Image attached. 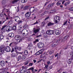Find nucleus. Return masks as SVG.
<instances>
[{"label": "nucleus", "instance_id": "obj_26", "mask_svg": "<svg viewBox=\"0 0 73 73\" xmlns=\"http://www.w3.org/2000/svg\"><path fill=\"white\" fill-rule=\"evenodd\" d=\"M24 54L25 55H26V56H27L28 54V52L27 50H25L24 52Z\"/></svg>", "mask_w": 73, "mask_h": 73}, {"label": "nucleus", "instance_id": "obj_17", "mask_svg": "<svg viewBox=\"0 0 73 73\" xmlns=\"http://www.w3.org/2000/svg\"><path fill=\"white\" fill-rule=\"evenodd\" d=\"M28 34V30H27V31H25V32H24L23 33V34L24 35H25V36H27V35Z\"/></svg>", "mask_w": 73, "mask_h": 73}, {"label": "nucleus", "instance_id": "obj_4", "mask_svg": "<svg viewBox=\"0 0 73 73\" xmlns=\"http://www.w3.org/2000/svg\"><path fill=\"white\" fill-rule=\"evenodd\" d=\"M43 46H44V43H39L38 44V47L39 48H42Z\"/></svg>", "mask_w": 73, "mask_h": 73}, {"label": "nucleus", "instance_id": "obj_22", "mask_svg": "<svg viewBox=\"0 0 73 73\" xmlns=\"http://www.w3.org/2000/svg\"><path fill=\"white\" fill-rule=\"evenodd\" d=\"M9 37H14V34L13 33H10L9 35Z\"/></svg>", "mask_w": 73, "mask_h": 73}, {"label": "nucleus", "instance_id": "obj_3", "mask_svg": "<svg viewBox=\"0 0 73 73\" xmlns=\"http://www.w3.org/2000/svg\"><path fill=\"white\" fill-rule=\"evenodd\" d=\"M12 30V27L10 26H7L6 28V31L7 32H9Z\"/></svg>", "mask_w": 73, "mask_h": 73}, {"label": "nucleus", "instance_id": "obj_1", "mask_svg": "<svg viewBox=\"0 0 73 73\" xmlns=\"http://www.w3.org/2000/svg\"><path fill=\"white\" fill-rule=\"evenodd\" d=\"M29 11L31 12L32 13L34 12H36L37 11V9H35V7H31L29 9Z\"/></svg>", "mask_w": 73, "mask_h": 73}, {"label": "nucleus", "instance_id": "obj_12", "mask_svg": "<svg viewBox=\"0 0 73 73\" xmlns=\"http://www.w3.org/2000/svg\"><path fill=\"white\" fill-rule=\"evenodd\" d=\"M0 64L1 66H3L5 65V63L3 61H1L0 62Z\"/></svg>", "mask_w": 73, "mask_h": 73}, {"label": "nucleus", "instance_id": "obj_28", "mask_svg": "<svg viewBox=\"0 0 73 73\" xmlns=\"http://www.w3.org/2000/svg\"><path fill=\"white\" fill-rule=\"evenodd\" d=\"M18 61H19V60H21V56L20 55H19V56H18Z\"/></svg>", "mask_w": 73, "mask_h": 73}, {"label": "nucleus", "instance_id": "obj_27", "mask_svg": "<svg viewBox=\"0 0 73 73\" xmlns=\"http://www.w3.org/2000/svg\"><path fill=\"white\" fill-rule=\"evenodd\" d=\"M27 1V0H21V2L23 3H25Z\"/></svg>", "mask_w": 73, "mask_h": 73}, {"label": "nucleus", "instance_id": "obj_13", "mask_svg": "<svg viewBox=\"0 0 73 73\" xmlns=\"http://www.w3.org/2000/svg\"><path fill=\"white\" fill-rule=\"evenodd\" d=\"M20 0H12V3L13 4H16L17 3L18 1H19Z\"/></svg>", "mask_w": 73, "mask_h": 73}, {"label": "nucleus", "instance_id": "obj_46", "mask_svg": "<svg viewBox=\"0 0 73 73\" xmlns=\"http://www.w3.org/2000/svg\"><path fill=\"white\" fill-rule=\"evenodd\" d=\"M32 39L31 37H29L28 38V41H31V40H32Z\"/></svg>", "mask_w": 73, "mask_h": 73}, {"label": "nucleus", "instance_id": "obj_41", "mask_svg": "<svg viewBox=\"0 0 73 73\" xmlns=\"http://www.w3.org/2000/svg\"><path fill=\"white\" fill-rule=\"evenodd\" d=\"M69 11H73V7H72L71 8H70L68 9Z\"/></svg>", "mask_w": 73, "mask_h": 73}, {"label": "nucleus", "instance_id": "obj_59", "mask_svg": "<svg viewBox=\"0 0 73 73\" xmlns=\"http://www.w3.org/2000/svg\"><path fill=\"white\" fill-rule=\"evenodd\" d=\"M70 59L71 60H73V55H72V56H71Z\"/></svg>", "mask_w": 73, "mask_h": 73}, {"label": "nucleus", "instance_id": "obj_7", "mask_svg": "<svg viewBox=\"0 0 73 73\" xmlns=\"http://www.w3.org/2000/svg\"><path fill=\"white\" fill-rule=\"evenodd\" d=\"M40 31V29H36L35 28L33 29V32L35 33L36 34Z\"/></svg>", "mask_w": 73, "mask_h": 73}, {"label": "nucleus", "instance_id": "obj_21", "mask_svg": "<svg viewBox=\"0 0 73 73\" xmlns=\"http://www.w3.org/2000/svg\"><path fill=\"white\" fill-rule=\"evenodd\" d=\"M18 47L17 46H15L14 48V49L15 50V52H16L17 53H18V52H17L16 50V49H18Z\"/></svg>", "mask_w": 73, "mask_h": 73}, {"label": "nucleus", "instance_id": "obj_2", "mask_svg": "<svg viewBox=\"0 0 73 73\" xmlns=\"http://www.w3.org/2000/svg\"><path fill=\"white\" fill-rule=\"evenodd\" d=\"M54 31L49 30L46 31V33L48 35H52L54 33Z\"/></svg>", "mask_w": 73, "mask_h": 73}, {"label": "nucleus", "instance_id": "obj_19", "mask_svg": "<svg viewBox=\"0 0 73 73\" xmlns=\"http://www.w3.org/2000/svg\"><path fill=\"white\" fill-rule=\"evenodd\" d=\"M16 56V55L15 53H13L11 54V57H15Z\"/></svg>", "mask_w": 73, "mask_h": 73}, {"label": "nucleus", "instance_id": "obj_42", "mask_svg": "<svg viewBox=\"0 0 73 73\" xmlns=\"http://www.w3.org/2000/svg\"><path fill=\"white\" fill-rule=\"evenodd\" d=\"M73 23H72L70 25V28H72V27H73Z\"/></svg>", "mask_w": 73, "mask_h": 73}, {"label": "nucleus", "instance_id": "obj_45", "mask_svg": "<svg viewBox=\"0 0 73 73\" xmlns=\"http://www.w3.org/2000/svg\"><path fill=\"white\" fill-rule=\"evenodd\" d=\"M57 44H58V43H55V44H54L53 47H55V46H56L57 45Z\"/></svg>", "mask_w": 73, "mask_h": 73}, {"label": "nucleus", "instance_id": "obj_32", "mask_svg": "<svg viewBox=\"0 0 73 73\" xmlns=\"http://www.w3.org/2000/svg\"><path fill=\"white\" fill-rule=\"evenodd\" d=\"M25 29H27L28 28V25H25L23 27Z\"/></svg>", "mask_w": 73, "mask_h": 73}, {"label": "nucleus", "instance_id": "obj_40", "mask_svg": "<svg viewBox=\"0 0 73 73\" xmlns=\"http://www.w3.org/2000/svg\"><path fill=\"white\" fill-rule=\"evenodd\" d=\"M3 70L6 71L8 70V68H3Z\"/></svg>", "mask_w": 73, "mask_h": 73}, {"label": "nucleus", "instance_id": "obj_5", "mask_svg": "<svg viewBox=\"0 0 73 73\" xmlns=\"http://www.w3.org/2000/svg\"><path fill=\"white\" fill-rule=\"evenodd\" d=\"M6 26H7L6 25H4L2 26V28L1 29V31L2 33L5 32V29H6L5 28L6 27Z\"/></svg>", "mask_w": 73, "mask_h": 73}, {"label": "nucleus", "instance_id": "obj_15", "mask_svg": "<svg viewBox=\"0 0 73 73\" xmlns=\"http://www.w3.org/2000/svg\"><path fill=\"white\" fill-rule=\"evenodd\" d=\"M60 31L58 30H57L55 31V34L56 35H59L60 34Z\"/></svg>", "mask_w": 73, "mask_h": 73}, {"label": "nucleus", "instance_id": "obj_48", "mask_svg": "<svg viewBox=\"0 0 73 73\" xmlns=\"http://www.w3.org/2000/svg\"><path fill=\"white\" fill-rule=\"evenodd\" d=\"M29 46H32V44L30 43L28 46V47Z\"/></svg>", "mask_w": 73, "mask_h": 73}, {"label": "nucleus", "instance_id": "obj_63", "mask_svg": "<svg viewBox=\"0 0 73 73\" xmlns=\"http://www.w3.org/2000/svg\"><path fill=\"white\" fill-rule=\"evenodd\" d=\"M7 12L8 14H9V13H10V11H9V10H7Z\"/></svg>", "mask_w": 73, "mask_h": 73}, {"label": "nucleus", "instance_id": "obj_53", "mask_svg": "<svg viewBox=\"0 0 73 73\" xmlns=\"http://www.w3.org/2000/svg\"><path fill=\"white\" fill-rule=\"evenodd\" d=\"M4 48V46H1L0 47V49H3Z\"/></svg>", "mask_w": 73, "mask_h": 73}, {"label": "nucleus", "instance_id": "obj_36", "mask_svg": "<svg viewBox=\"0 0 73 73\" xmlns=\"http://www.w3.org/2000/svg\"><path fill=\"white\" fill-rule=\"evenodd\" d=\"M26 68L27 66L24 67V66H22V69H23V70H26Z\"/></svg>", "mask_w": 73, "mask_h": 73}, {"label": "nucleus", "instance_id": "obj_30", "mask_svg": "<svg viewBox=\"0 0 73 73\" xmlns=\"http://www.w3.org/2000/svg\"><path fill=\"white\" fill-rule=\"evenodd\" d=\"M45 67L44 68V69H46L48 67V65H46L45 64H44Z\"/></svg>", "mask_w": 73, "mask_h": 73}, {"label": "nucleus", "instance_id": "obj_44", "mask_svg": "<svg viewBox=\"0 0 73 73\" xmlns=\"http://www.w3.org/2000/svg\"><path fill=\"white\" fill-rule=\"evenodd\" d=\"M67 38H68V37H64V38H63V39H64V40L65 41L66 40H67Z\"/></svg>", "mask_w": 73, "mask_h": 73}, {"label": "nucleus", "instance_id": "obj_8", "mask_svg": "<svg viewBox=\"0 0 73 73\" xmlns=\"http://www.w3.org/2000/svg\"><path fill=\"white\" fill-rule=\"evenodd\" d=\"M14 19L15 21L17 22H19L20 21V18L18 16L16 17L15 18H14Z\"/></svg>", "mask_w": 73, "mask_h": 73}, {"label": "nucleus", "instance_id": "obj_61", "mask_svg": "<svg viewBox=\"0 0 73 73\" xmlns=\"http://www.w3.org/2000/svg\"><path fill=\"white\" fill-rule=\"evenodd\" d=\"M15 38L16 40H18V37H15Z\"/></svg>", "mask_w": 73, "mask_h": 73}, {"label": "nucleus", "instance_id": "obj_51", "mask_svg": "<svg viewBox=\"0 0 73 73\" xmlns=\"http://www.w3.org/2000/svg\"><path fill=\"white\" fill-rule=\"evenodd\" d=\"M42 12H43V10L42 9L41 10L39 11L38 12L39 13H42Z\"/></svg>", "mask_w": 73, "mask_h": 73}, {"label": "nucleus", "instance_id": "obj_23", "mask_svg": "<svg viewBox=\"0 0 73 73\" xmlns=\"http://www.w3.org/2000/svg\"><path fill=\"white\" fill-rule=\"evenodd\" d=\"M13 21L12 20H11L9 21L8 22V24L9 25H11V24L13 23Z\"/></svg>", "mask_w": 73, "mask_h": 73}, {"label": "nucleus", "instance_id": "obj_20", "mask_svg": "<svg viewBox=\"0 0 73 73\" xmlns=\"http://www.w3.org/2000/svg\"><path fill=\"white\" fill-rule=\"evenodd\" d=\"M29 9V7L28 6H26L24 8H23V10H27Z\"/></svg>", "mask_w": 73, "mask_h": 73}, {"label": "nucleus", "instance_id": "obj_31", "mask_svg": "<svg viewBox=\"0 0 73 73\" xmlns=\"http://www.w3.org/2000/svg\"><path fill=\"white\" fill-rule=\"evenodd\" d=\"M53 50H50L49 53L50 54H52L53 53Z\"/></svg>", "mask_w": 73, "mask_h": 73}, {"label": "nucleus", "instance_id": "obj_25", "mask_svg": "<svg viewBox=\"0 0 73 73\" xmlns=\"http://www.w3.org/2000/svg\"><path fill=\"white\" fill-rule=\"evenodd\" d=\"M31 70L32 72H34V68L33 67L30 68L28 69V70Z\"/></svg>", "mask_w": 73, "mask_h": 73}, {"label": "nucleus", "instance_id": "obj_50", "mask_svg": "<svg viewBox=\"0 0 73 73\" xmlns=\"http://www.w3.org/2000/svg\"><path fill=\"white\" fill-rule=\"evenodd\" d=\"M56 4L57 5H60L61 4V3H59V2H57L56 3Z\"/></svg>", "mask_w": 73, "mask_h": 73}, {"label": "nucleus", "instance_id": "obj_62", "mask_svg": "<svg viewBox=\"0 0 73 73\" xmlns=\"http://www.w3.org/2000/svg\"><path fill=\"white\" fill-rule=\"evenodd\" d=\"M3 15H4L5 16V17H7V15H6V14L5 13H3Z\"/></svg>", "mask_w": 73, "mask_h": 73}, {"label": "nucleus", "instance_id": "obj_35", "mask_svg": "<svg viewBox=\"0 0 73 73\" xmlns=\"http://www.w3.org/2000/svg\"><path fill=\"white\" fill-rule=\"evenodd\" d=\"M67 22L68 21H66L65 22H64V24H63V25H66V24H67Z\"/></svg>", "mask_w": 73, "mask_h": 73}, {"label": "nucleus", "instance_id": "obj_55", "mask_svg": "<svg viewBox=\"0 0 73 73\" xmlns=\"http://www.w3.org/2000/svg\"><path fill=\"white\" fill-rule=\"evenodd\" d=\"M38 23V22L37 21H36V22L35 23H34L33 25H35V24H37Z\"/></svg>", "mask_w": 73, "mask_h": 73}, {"label": "nucleus", "instance_id": "obj_58", "mask_svg": "<svg viewBox=\"0 0 73 73\" xmlns=\"http://www.w3.org/2000/svg\"><path fill=\"white\" fill-rule=\"evenodd\" d=\"M29 64V63L28 62H25V65H27V64Z\"/></svg>", "mask_w": 73, "mask_h": 73}, {"label": "nucleus", "instance_id": "obj_9", "mask_svg": "<svg viewBox=\"0 0 73 73\" xmlns=\"http://www.w3.org/2000/svg\"><path fill=\"white\" fill-rule=\"evenodd\" d=\"M29 12H27L25 14V16L27 17H30L31 15V12H30L29 14Z\"/></svg>", "mask_w": 73, "mask_h": 73}, {"label": "nucleus", "instance_id": "obj_18", "mask_svg": "<svg viewBox=\"0 0 73 73\" xmlns=\"http://www.w3.org/2000/svg\"><path fill=\"white\" fill-rule=\"evenodd\" d=\"M53 24H54V23H52L51 22H49L48 24V27H49L50 26L53 25Z\"/></svg>", "mask_w": 73, "mask_h": 73}, {"label": "nucleus", "instance_id": "obj_24", "mask_svg": "<svg viewBox=\"0 0 73 73\" xmlns=\"http://www.w3.org/2000/svg\"><path fill=\"white\" fill-rule=\"evenodd\" d=\"M26 70H25L22 69L20 71L21 73H24L25 72H26Z\"/></svg>", "mask_w": 73, "mask_h": 73}, {"label": "nucleus", "instance_id": "obj_38", "mask_svg": "<svg viewBox=\"0 0 73 73\" xmlns=\"http://www.w3.org/2000/svg\"><path fill=\"white\" fill-rule=\"evenodd\" d=\"M5 22V21H4L3 22L2 21H0V25H1V24H3Z\"/></svg>", "mask_w": 73, "mask_h": 73}, {"label": "nucleus", "instance_id": "obj_64", "mask_svg": "<svg viewBox=\"0 0 73 73\" xmlns=\"http://www.w3.org/2000/svg\"><path fill=\"white\" fill-rule=\"evenodd\" d=\"M17 12H19V7H17Z\"/></svg>", "mask_w": 73, "mask_h": 73}, {"label": "nucleus", "instance_id": "obj_14", "mask_svg": "<svg viewBox=\"0 0 73 73\" xmlns=\"http://www.w3.org/2000/svg\"><path fill=\"white\" fill-rule=\"evenodd\" d=\"M0 18L2 19H4V15H3V13H1L0 14Z\"/></svg>", "mask_w": 73, "mask_h": 73}, {"label": "nucleus", "instance_id": "obj_60", "mask_svg": "<svg viewBox=\"0 0 73 73\" xmlns=\"http://www.w3.org/2000/svg\"><path fill=\"white\" fill-rule=\"evenodd\" d=\"M47 7H48V8H50V7H51V6H50V4L48 5L47 6Z\"/></svg>", "mask_w": 73, "mask_h": 73}, {"label": "nucleus", "instance_id": "obj_6", "mask_svg": "<svg viewBox=\"0 0 73 73\" xmlns=\"http://www.w3.org/2000/svg\"><path fill=\"white\" fill-rule=\"evenodd\" d=\"M56 19V20H55L56 23H57V20L58 21H60V18L58 17L57 16L55 17L54 18V19Z\"/></svg>", "mask_w": 73, "mask_h": 73}, {"label": "nucleus", "instance_id": "obj_16", "mask_svg": "<svg viewBox=\"0 0 73 73\" xmlns=\"http://www.w3.org/2000/svg\"><path fill=\"white\" fill-rule=\"evenodd\" d=\"M72 60L70 59H68L67 61V63L69 64H70L71 63H72Z\"/></svg>", "mask_w": 73, "mask_h": 73}, {"label": "nucleus", "instance_id": "obj_37", "mask_svg": "<svg viewBox=\"0 0 73 73\" xmlns=\"http://www.w3.org/2000/svg\"><path fill=\"white\" fill-rule=\"evenodd\" d=\"M25 58H26V57H25V56H23L22 57V59L23 60H25Z\"/></svg>", "mask_w": 73, "mask_h": 73}, {"label": "nucleus", "instance_id": "obj_11", "mask_svg": "<svg viewBox=\"0 0 73 73\" xmlns=\"http://www.w3.org/2000/svg\"><path fill=\"white\" fill-rule=\"evenodd\" d=\"M41 50H40L39 51L36 52L35 54V55H39V54H41V53H42V52H41Z\"/></svg>", "mask_w": 73, "mask_h": 73}, {"label": "nucleus", "instance_id": "obj_10", "mask_svg": "<svg viewBox=\"0 0 73 73\" xmlns=\"http://www.w3.org/2000/svg\"><path fill=\"white\" fill-rule=\"evenodd\" d=\"M5 49V50L7 52H9L11 51V48L9 47H6Z\"/></svg>", "mask_w": 73, "mask_h": 73}, {"label": "nucleus", "instance_id": "obj_56", "mask_svg": "<svg viewBox=\"0 0 73 73\" xmlns=\"http://www.w3.org/2000/svg\"><path fill=\"white\" fill-rule=\"evenodd\" d=\"M15 51V50H14V48H13L12 49V50L11 51V53H13V52H14Z\"/></svg>", "mask_w": 73, "mask_h": 73}, {"label": "nucleus", "instance_id": "obj_47", "mask_svg": "<svg viewBox=\"0 0 73 73\" xmlns=\"http://www.w3.org/2000/svg\"><path fill=\"white\" fill-rule=\"evenodd\" d=\"M54 5V3H53L52 4H50V5L51 6V7H53V6Z\"/></svg>", "mask_w": 73, "mask_h": 73}, {"label": "nucleus", "instance_id": "obj_52", "mask_svg": "<svg viewBox=\"0 0 73 73\" xmlns=\"http://www.w3.org/2000/svg\"><path fill=\"white\" fill-rule=\"evenodd\" d=\"M52 66H49V70H50V69H52Z\"/></svg>", "mask_w": 73, "mask_h": 73}, {"label": "nucleus", "instance_id": "obj_43", "mask_svg": "<svg viewBox=\"0 0 73 73\" xmlns=\"http://www.w3.org/2000/svg\"><path fill=\"white\" fill-rule=\"evenodd\" d=\"M33 65V63H30L29 64V66H32V65Z\"/></svg>", "mask_w": 73, "mask_h": 73}, {"label": "nucleus", "instance_id": "obj_54", "mask_svg": "<svg viewBox=\"0 0 73 73\" xmlns=\"http://www.w3.org/2000/svg\"><path fill=\"white\" fill-rule=\"evenodd\" d=\"M5 9H4L2 10V13H4V11H5Z\"/></svg>", "mask_w": 73, "mask_h": 73}, {"label": "nucleus", "instance_id": "obj_33", "mask_svg": "<svg viewBox=\"0 0 73 73\" xmlns=\"http://www.w3.org/2000/svg\"><path fill=\"white\" fill-rule=\"evenodd\" d=\"M41 25L42 26V27H44L45 25V22H43L41 23Z\"/></svg>", "mask_w": 73, "mask_h": 73}, {"label": "nucleus", "instance_id": "obj_29", "mask_svg": "<svg viewBox=\"0 0 73 73\" xmlns=\"http://www.w3.org/2000/svg\"><path fill=\"white\" fill-rule=\"evenodd\" d=\"M13 29L14 30V31H15L16 30V26H14L13 27Z\"/></svg>", "mask_w": 73, "mask_h": 73}, {"label": "nucleus", "instance_id": "obj_57", "mask_svg": "<svg viewBox=\"0 0 73 73\" xmlns=\"http://www.w3.org/2000/svg\"><path fill=\"white\" fill-rule=\"evenodd\" d=\"M49 17H47L46 18L44 19L45 21V20H48V19H49Z\"/></svg>", "mask_w": 73, "mask_h": 73}, {"label": "nucleus", "instance_id": "obj_34", "mask_svg": "<svg viewBox=\"0 0 73 73\" xmlns=\"http://www.w3.org/2000/svg\"><path fill=\"white\" fill-rule=\"evenodd\" d=\"M60 56V55H59V54L58 53H57L56 55H55V57H57V58H58L59 56Z\"/></svg>", "mask_w": 73, "mask_h": 73}, {"label": "nucleus", "instance_id": "obj_49", "mask_svg": "<svg viewBox=\"0 0 73 73\" xmlns=\"http://www.w3.org/2000/svg\"><path fill=\"white\" fill-rule=\"evenodd\" d=\"M3 50H0V54H3Z\"/></svg>", "mask_w": 73, "mask_h": 73}, {"label": "nucleus", "instance_id": "obj_39", "mask_svg": "<svg viewBox=\"0 0 73 73\" xmlns=\"http://www.w3.org/2000/svg\"><path fill=\"white\" fill-rule=\"evenodd\" d=\"M18 49L19 51H21V48L20 47H19L18 48Z\"/></svg>", "mask_w": 73, "mask_h": 73}]
</instances>
